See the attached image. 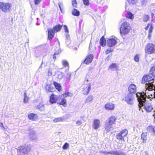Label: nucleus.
I'll use <instances>...</instances> for the list:
<instances>
[{"label": "nucleus", "mask_w": 155, "mask_h": 155, "mask_svg": "<svg viewBox=\"0 0 155 155\" xmlns=\"http://www.w3.org/2000/svg\"><path fill=\"white\" fill-rule=\"evenodd\" d=\"M155 78V66L151 68L150 73L147 75H144L142 78V83H146L145 87L150 90L154 89L155 88V82L152 81Z\"/></svg>", "instance_id": "f257e3e1"}, {"label": "nucleus", "mask_w": 155, "mask_h": 155, "mask_svg": "<svg viewBox=\"0 0 155 155\" xmlns=\"http://www.w3.org/2000/svg\"><path fill=\"white\" fill-rule=\"evenodd\" d=\"M116 118L115 116H112L106 120L105 124V130L107 132L110 131L112 127V125L114 124Z\"/></svg>", "instance_id": "f03ea898"}, {"label": "nucleus", "mask_w": 155, "mask_h": 155, "mask_svg": "<svg viewBox=\"0 0 155 155\" xmlns=\"http://www.w3.org/2000/svg\"><path fill=\"white\" fill-rule=\"evenodd\" d=\"M130 26L129 23L127 21L123 23L120 28V34L122 35L127 34L130 30Z\"/></svg>", "instance_id": "7ed1b4c3"}, {"label": "nucleus", "mask_w": 155, "mask_h": 155, "mask_svg": "<svg viewBox=\"0 0 155 155\" xmlns=\"http://www.w3.org/2000/svg\"><path fill=\"white\" fill-rule=\"evenodd\" d=\"M145 50L146 54L153 53L155 51V44L151 43H148L146 47Z\"/></svg>", "instance_id": "20e7f679"}, {"label": "nucleus", "mask_w": 155, "mask_h": 155, "mask_svg": "<svg viewBox=\"0 0 155 155\" xmlns=\"http://www.w3.org/2000/svg\"><path fill=\"white\" fill-rule=\"evenodd\" d=\"M11 6V4L8 2H0V9L5 13L10 11Z\"/></svg>", "instance_id": "39448f33"}, {"label": "nucleus", "mask_w": 155, "mask_h": 155, "mask_svg": "<svg viewBox=\"0 0 155 155\" xmlns=\"http://www.w3.org/2000/svg\"><path fill=\"white\" fill-rule=\"evenodd\" d=\"M134 99L132 94L128 93L126 94L124 98V101L128 104L132 105L134 103Z\"/></svg>", "instance_id": "423d86ee"}, {"label": "nucleus", "mask_w": 155, "mask_h": 155, "mask_svg": "<svg viewBox=\"0 0 155 155\" xmlns=\"http://www.w3.org/2000/svg\"><path fill=\"white\" fill-rule=\"evenodd\" d=\"M127 134L128 131L126 129L123 130L117 134V139L120 140H124V137L127 135Z\"/></svg>", "instance_id": "0eeeda50"}, {"label": "nucleus", "mask_w": 155, "mask_h": 155, "mask_svg": "<svg viewBox=\"0 0 155 155\" xmlns=\"http://www.w3.org/2000/svg\"><path fill=\"white\" fill-rule=\"evenodd\" d=\"M117 38L115 36H112L107 40V45L109 47H112L114 46L117 43Z\"/></svg>", "instance_id": "6e6552de"}, {"label": "nucleus", "mask_w": 155, "mask_h": 155, "mask_svg": "<svg viewBox=\"0 0 155 155\" xmlns=\"http://www.w3.org/2000/svg\"><path fill=\"white\" fill-rule=\"evenodd\" d=\"M30 150V147H24V146L18 148V151L19 153L21 155H23L25 154H27Z\"/></svg>", "instance_id": "1a4fd4ad"}, {"label": "nucleus", "mask_w": 155, "mask_h": 155, "mask_svg": "<svg viewBox=\"0 0 155 155\" xmlns=\"http://www.w3.org/2000/svg\"><path fill=\"white\" fill-rule=\"evenodd\" d=\"M103 153L105 154L106 155H107L108 154H112L114 155H126V154L120 151H113L111 150L109 152H103Z\"/></svg>", "instance_id": "9d476101"}, {"label": "nucleus", "mask_w": 155, "mask_h": 155, "mask_svg": "<svg viewBox=\"0 0 155 155\" xmlns=\"http://www.w3.org/2000/svg\"><path fill=\"white\" fill-rule=\"evenodd\" d=\"M128 91L131 94H135L136 92L137 88L136 85L133 84H130L128 88Z\"/></svg>", "instance_id": "9b49d317"}, {"label": "nucleus", "mask_w": 155, "mask_h": 155, "mask_svg": "<svg viewBox=\"0 0 155 155\" xmlns=\"http://www.w3.org/2000/svg\"><path fill=\"white\" fill-rule=\"evenodd\" d=\"M105 108L108 110H112L115 108L114 104L111 103H107L104 106Z\"/></svg>", "instance_id": "f8f14e48"}, {"label": "nucleus", "mask_w": 155, "mask_h": 155, "mask_svg": "<svg viewBox=\"0 0 155 155\" xmlns=\"http://www.w3.org/2000/svg\"><path fill=\"white\" fill-rule=\"evenodd\" d=\"M91 84L89 83L86 84V87L83 88V94L84 95H87L89 93L91 89Z\"/></svg>", "instance_id": "ddd939ff"}, {"label": "nucleus", "mask_w": 155, "mask_h": 155, "mask_svg": "<svg viewBox=\"0 0 155 155\" xmlns=\"http://www.w3.org/2000/svg\"><path fill=\"white\" fill-rule=\"evenodd\" d=\"M92 126L95 129L99 128L100 126V120L98 119H95L93 122Z\"/></svg>", "instance_id": "4468645a"}, {"label": "nucleus", "mask_w": 155, "mask_h": 155, "mask_svg": "<svg viewBox=\"0 0 155 155\" xmlns=\"http://www.w3.org/2000/svg\"><path fill=\"white\" fill-rule=\"evenodd\" d=\"M58 98V96L52 94L50 97V102L51 104L55 103L57 102Z\"/></svg>", "instance_id": "2eb2a0df"}, {"label": "nucleus", "mask_w": 155, "mask_h": 155, "mask_svg": "<svg viewBox=\"0 0 155 155\" xmlns=\"http://www.w3.org/2000/svg\"><path fill=\"white\" fill-rule=\"evenodd\" d=\"M48 38L49 40H51L54 37L55 32L54 30L51 28H49L48 29Z\"/></svg>", "instance_id": "dca6fc26"}, {"label": "nucleus", "mask_w": 155, "mask_h": 155, "mask_svg": "<svg viewBox=\"0 0 155 155\" xmlns=\"http://www.w3.org/2000/svg\"><path fill=\"white\" fill-rule=\"evenodd\" d=\"M29 136L31 140H35L38 139V137L36 135L35 131L34 130L31 131L29 134Z\"/></svg>", "instance_id": "f3484780"}, {"label": "nucleus", "mask_w": 155, "mask_h": 155, "mask_svg": "<svg viewBox=\"0 0 155 155\" xmlns=\"http://www.w3.org/2000/svg\"><path fill=\"white\" fill-rule=\"evenodd\" d=\"M93 58V56L91 54L88 55L87 58L85 59L84 63L86 64H89L92 61Z\"/></svg>", "instance_id": "a211bd4d"}, {"label": "nucleus", "mask_w": 155, "mask_h": 155, "mask_svg": "<svg viewBox=\"0 0 155 155\" xmlns=\"http://www.w3.org/2000/svg\"><path fill=\"white\" fill-rule=\"evenodd\" d=\"M28 117L31 120H36L38 118V116L36 114L31 113L28 114Z\"/></svg>", "instance_id": "6ab92c4d"}, {"label": "nucleus", "mask_w": 155, "mask_h": 155, "mask_svg": "<svg viewBox=\"0 0 155 155\" xmlns=\"http://www.w3.org/2000/svg\"><path fill=\"white\" fill-rule=\"evenodd\" d=\"M36 107V109L41 111H44L45 109V105L42 102L40 103Z\"/></svg>", "instance_id": "aec40b11"}, {"label": "nucleus", "mask_w": 155, "mask_h": 155, "mask_svg": "<svg viewBox=\"0 0 155 155\" xmlns=\"http://www.w3.org/2000/svg\"><path fill=\"white\" fill-rule=\"evenodd\" d=\"M108 69H111L113 71H116L118 69V67L116 63H112L109 66Z\"/></svg>", "instance_id": "412c9836"}, {"label": "nucleus", "mask_w": 155, "mask_h": 155, "mask_svg": "<svg viewBox=\"0 0 155 155\" xmlns=\"http://www.w3.org/2000/svg\"><path fill=\"white\" fill-rule=\"evenodd\" d=\"M148 28L149 29L148 32L149 33H152L153 29L152 23H149L145 28L146 30H148Z\"/></svg>", "instance_id": "4be33fe9"}, {"label": "nucleus", "mask_w": 155, "mask_h": 155, "mask_svg": "<svg viewBox=\"0 0 155 155\" xmlns=\"http://www.w3.org/2000/svg\"><path fill=\"white\" fill-rule=\"evenodd\" d=\"M65 43L66 44V46H68L71 43L70 35L69 34L67 33L65 35Z\"/></svg>", "instance_id": "5701e85b"}, {"label": "nucleus", "mask_w": 155, "mask_h": 155, "mask_svg": "<svg viewBox=\"0 0 155 155\" xmlns=\"http://www.w3.org/2000/svg\"><path fill=\"white\" fill-rule=\"evenodd\" d=\"M62 27V26L58 24L57 25L55 26L52 29L54 30V31L55 32H58L59 31Z\"/></svg>", "instance_id": "b1692460"}, {"label": "nucleus", "mask_w": 155, "mask_h": 155, "mask_svg": "<svg viewBox=\"0 0 155 155\" xmlns=\"http://www.w3.org/2000/svg\"><path fill=\"white\" fill-rule=\"evenodd\" d=\"M45 89L47 92H51L53 90V88L50 84H47L45 87Z\"/></svg>", "instance_id": "393cba45"}, {"label": "nucleus", "mask_w": 155, "mask_h": 155, "mask_svg": "<svg viewBox=\"0 0 155 155\" xmlns=\"http://www.w3.org/2000/svg\"><path fill=\"white\" fill-rule=\"evenodd\" d=\"M54 51V54L53 56V58L55 60L56 58L55 55L59 54L61 52V51L60 50L59 48L58 47L55 49Z\"/></svg>", "instance_id": "a878e982"}, {"label": "nucleus", "mask_w": 155, "mask_h": 155, "mask_svg": "<svg viewBox=\"0 0 155 155\" xmlns=\"http://www.w3.org/2000/svg\"><path fill=\"white\" fill-rule=\"evenodd\" d=\"M65 120L64 117L63 116L62 117H59L55 118L54 120L53 121L55 123L62 122Z\"/></svg>", "instance_id": "bb28decb"}, {"label": "nucleus", "mask_w": 155, "mask_h": 155, "mask_svg": "<svg viewBox=\"0 0 155 155\" xmlns=\"http://www.w3.org/2000/svg\"><path fill=\"white\" fill-rule=\"evenodd\" d=\"M141 139L142 140L143 143H145L147 140V133H142L141 135Z\"/></svg>", "instance_id": "cd10ccee"}, {"label": "nucleus", "mask_w": 155, "mask_h": 155, "mask_svg": "<svg viewBox=\"0 0 155 155\" xmlns=\"http://www.w3.org/2000/svg\"><path fill=\"white\" fill-rule=\"evenodd\" d=\"M72 14L75 16H78L80 15V12L77 9L74 8L73 9L72 12Z\"/></svg>", "instance_id": "c85d7f7f"}, {"label": "nucleus", "mask_w": 155, "mask_h": 155, "mask_svg": "<svg viewBox=\"0 0 155 155\" xmlns=\"http://www.w3.org/2000/svg\"><path fill=\"white\" fill-rule=\"evenodd\" d=\"M54 84L56 89L58 91H60L61 90V86L59 84L56 82H54Z\"/></svg>", "instance_id": "c756f323"}, {"label": "nucleus", "mask_w": 155, "mask_h": 155, "mask_svg": "<svg viewBox=\"0 0 155 155\" xmlns=\"http://www.w3.org/2000/svg\"><path fill=\"white\" fill-rule=\"evenodd\" d=\"M100 45L102 46H104L106 45V40L105 39L102 37L100 39Z\"/></svg>", "instance_id": "7c9ffc66"}, {"label": "nucleus", "mask_w": 155, "mask_h": 155, "mask_svg": "<svg viewBox=\"0 0 155 155\" xmlns=\"http://www.w3.org/2000/svg\"><path fill=\"white\" fill-rule=\"evenodd\" d=\"M126 17L127 18H129L131 19H133L134 18V15L130 12H128L126 15Z\"/></svg>", "instance_id": "2f4dec72"}, {"label": "nucleus", "mask_w": 155, "mask_h": 155, "mask_svg": "<svg viewBox=\"0 0 155 155\" xmlns=\"http://www.w3.org/2000/svg\"><path fill=\"white\" fill-rule=\"evenodd\" d=\"M93 99V96L92 95H89L87 97L85 100L86 103H88L91 102Z\"/></svg>", "instance_id": "473e14b6"}, {"label": "nucleus", "mask_w": 155, "mask_h": 155, "mask_svg": "<svg viewBox=\"0 0 155 155\" xmlns=\"http://www.w3.org/2000/svg\"><path fill=\"white\" fill-rule=\"evenodd\" d=\"M59 104L60 105H62L64 107H66L67 105L66 99L63 98L61 99Z\"/></svg>", "instance_id": "72a5a7b5"}, {"label": "nucleus", "mask_w": 155, "mask_h": 155, "mask_svg": "<svg viewBox=\"0 0 155 155\" xmlns=\"http://www.w3.org/2000/svg\"><path fill=\"white\" fill-rule=\"evenodd\" d=\"M62 63L64 67H68V68H69V64L67 61L66 60H63L62 61Z\"/></svg>", "instance_id": "f704fd0d"}, {"label": "nucleus", "mask_w": 155, "mask_h": 155, "mask_svg": "<svg viewBox=\"0 0 155 155\" xmlns=\"http://www.w3.org/2000/svg\"><path fill=\"white\" fill-rule=\"evenodd\" d=\"M28 97H27V94L26 92L24 93V99L23 102L25 103H26L28 102Z\"/></svg>", "instance_id": "c9c22d12"}, {"label": "nucleus", "mask_w": 155, "mask_h": 155, "mask_svg": "<svg viewBox=\"0 0 155 155\" xmlns=\"http://www.w3.org/2000/svg\"><path fill=\"white\" fill-rule=\"evenodd\" d=\"M154 126H150L147 127V130L149 132H152L154 129Z\"/></svg>", "instance_id": "e433bc0d"}, {"label": "nucleus", "mask_w": 155, "mask_h": 155, "mask_svg": "<svg viewBox=\"0 0 155 155\" xmlns=\"http://www.w3.org/2000/svg\"><path fill=\"white\" fill-rule=\"evenodd\" d=\"M138 0H127L128 2L130 4H136Z\"/></svg>", "instance_id": "4c0bfd02"}, {"label": "nucleus", "mask_w": 155, "mask_h": 155, "mask_svg": "<svg viewBox=\"0 0 155 155\" xmlns=\"http://www.w3.org/2000/svg\"><path fill=\"white\" fill-rule=\"evenodd\" d=\"M149 17L147 15H145L143 16V21L145 22H147L149 19Z\"/></svg>", "instance_id": "58836bf2"}, {"label": "nucleus", "mask_w": 155, "mask_h": 155, "mask_svg": "<svg viewBox=\"0 0 155 155\" xmlns=\"http://www.w3.org/2000/svg\"><path fill=\"white\" fill-rule=\"evenodd\" d=\"M58 6L59 7V8L61 10V12H63V5L62 2H60L58 3Z\"/></svg>", "instance_id": "ea45409f"}, {"label": "nucleus", "mask_w": 155, "mask_h": 155, "mask_svg": "<svg viewBox=\"0 0 155 155\" xmlns=\"http://www.w3.org/2000/svg\"><path fill=\"white\" fill-rule=\"evenodd\" d=\"M69 144L68 143H66L63 146L62 148L64 150H66L69 147Z\"/></svg>", "instance_id": "a19ab883"}, {"label": "nucleus", "mask_w": 155, "mask_h": 155, "mask_svg": "<svg viewBox=\"0 0 155 155\" xmlns=\"http://www.w3.org/2000/svg\"><path fill=\"white\" fill-rule=\"evenodd\" d=\"M72 5L75 7H76L77 6V3L76 0H72Z\"/></svg>", "instance_id": "79ce46f5"}, {"label": "nucleus", "mask_w": 155, "mask_h": 155, "mask_svg": "<svg viewBox=\"0 0 155 155\" xmlns=\"http://www.w3.org/2000/svg\"><path fill=\"white\" fill-rule=\"evenodd\" d=\"M84 4L85 5L87 6L89 5V0H83Z\"/></svg>", "instance_id": "37998d69"}, {"label": "nucleus", "mask_w": 155, "mask_h": 155, "mask_svg": "<svg viewBox=\"0 0 155 155\" xmlns=\"http://www.w3.org/2000/svg\"><path fill=\"white\" fill-rule=\"evenodd\" d=\"M134 59L135 61L137 62H138L139 61V58L138 54H137L136 55V56L134 57Z\"/></svg>", "instance_id": "c03bdc74"}, {"label": "nucleus", "mask_w": 155, "mask_h": 155, "mask_svg": "<svg viewBox=\"0 0 155 155\" xmlns=\"http://www.w3.org/2000/svg\"><path fill=\"white\" fill-rule=\"evenodd\" d=\"M113 50V49L111 48H109L107 49L105 53L106 54H108L110 52H112Z\"/></svg>", "instance_id": "a18cd8bd"}, {"label": "nucleus", "mask_w": 155, "mask_h": 155, "mask_svg": "<svg viewBox=\"0 0 155 155\" xmlns=\"http://www.w3.org/2000/svg\"><path fill=\"white\" fill-rule=\"evenodd\" d=\"M64 31L65 32L67 33L68 34L69 31L68 28L67 26L66 25H64Z\"/></svg>", "instance_id": "49530a36"}, {"label": "nucleus", "mask_w": 155, "mask_h": 155, "mask_svg": "<svg viewBox=\"0 0 155 155\" xmlns=\"http://www.w3.org/2000/svg\"><path fill=\"white\" fill-rule=\"evenodd\" d=\"M41 0H35L34 3L35 5H38L41 1Z\"/></svg>", "instance_id": "de8ad7c7"}, {"label": "nucleus", "mask_w": 155, "mask_h": 155, "mask_svg": "<svg viewBox=\"0 0 155 155\" xmlns=\"http://www.w3.org/2000/svg\"><path fill=\"white\" fill-rule=\"evenodd\" d=\"M69 94L70 93L69 92H65L63 94V95L64 97H66L67 96H70Z\"/></svg>", "instance_id": "09e8293b"}, {"label": "nucleus", "mask_w": 155, "mask_h": 155, "mask_svg": "<svg viewBox=\"0 0 155 155\" xmlns=\"http://www.w3.org/2000/svg\"><path fill=\"white\" fill-rule=\"evenodd\" d=\"M82 123L81 121L80 120H78L76 123L77 125L79 126L81 125Z\"/></svg>", "instance_id": "8fccbe9b"}, {"label": "nucleus", "mask_w": 155, "mask_h": 155, "mask_svg": "<svg viewBox=\"0 0 155 155\" xmlns=\"http://www.w3.org/2000/svg\"><path fill=\"white\" fill-rule=\"evenodd\" d=\"M52 75V71L50 69H49L48 71V75L50 76Z\"/></svg>", "instance_id": "3c124183"}, {"label": "nucleus", "mask_w": 155, "mask_h": 155, "mask_svg": "<svg viewBox=\"0 0 155 155\" xmlns=\"http://www.w3.org/2000/svg\"><path fill=\"white\" fill-rule=\"evenodd\" d=\"M71 76V74L70 73H68L67 74V77L69 78V79Z\"/></svg>", "instance_id": "603ef678"}, {"label": "nucleus", "mask_w": 155, "mask_h": 155, "mask_svg": "<svg viewBox=\"0 0 155 155\" xmlns=\"http://www.w3.org/2000/svg\"><path fill=\"white\" fill-rule=\"evenodd\" d=\"M152 33H149L148 32V38L149 39H150V38L151 36Z\"/></svg>", "instance_id": "864d4df0"}, {"label": "nucleus", "mask_w": 155, "mask_h": 155, "mask_svg": "<svg viewBox=\"0 0 155 155\" xmlns=\"http://www.w3.org/2000/svg\"><path fill=\"white\" fill-rule=\"evenodd\" d=\"M146 1V0H143L141 2V4L142 5H143L145 3Z\"/></svg>", "instance_id": "5fc2aeb1"}, {"label": "nucleus", "mask_w": 155, "mask_h": 155, "mask_svg": "<svg viewBox=\"0 0 155 155\" xmlns=\"http://www.w3.org/2000/svg\"><path fill=\"white\" fill-rule=\"evenodd\" d=\"M154 14L153 13H151V17H152V19H151V21H153V17L154 16Z\"/></svg>", "instance_id": "6e6d98bb"}, {"label": "nucleus", "mask_w": 155, "mask_h": 155, "mask_svg": "<svg viewBox=\"0 0 155 155\" xmlns=\"http://www.w3.org/2000/svg\"><path fill=\"white\" fill-rule=\"evenodd\" d=\"M155 135V127L154 126V129H153V131H152V132Z\"/></svg>", "instance_id": "4d7b16f0"}, {"label": "nucleus", "mask_w": 155, "mask_h": 155, "mask_svg": "<svg viewBox=\"0 0 155 155\" xmlns=\"http://www.w3.org/2000/svg\"><path fill=\"white\" fill-rule=\"evenodd\" d=\"M153 116L154 118V121L155 122V110H154V114H153Z\"/></svg>", "instance_id": "13d9d810"}, {"label": "nucleus", "mask_w": 155, "mask_h": 155, "mask_svg": "<svg viewBox=\"0 0 155 155\" xmlns=\"http://www.w3.org/2000/svg\"><path fill=\"white\" fill-rule=\"evenodd\" d=\"M0 127H3L4 128V126L3 125V124L2 123L0 124Z\"/></svg>", "instance_id": "bf43d9fd"}, {"label": "nucleus", "mask_w": 155, "mask_h": 155, "mask_svg": "<svg viewBox=\"0 0 155 155\" xmlns=\"http://www.w3.org/2000/svg\"><path fill=\"white\" fill-rule=\"evenodd\" d=\"M102 1V0H97V3H100Z\"/></svg>", "instance_id": "052dcab7"}, {"label": "nucleus", "mask_w": 155, "mask_h": 155, "mask_svg": "<svg viewBox=\"0 0 155 155\" xmlns=\"http://www.w3.org/2000/svg\"><path fill=\"white\" fill-rule=\"evenodd\" d=\"M42 64H43V62L42 61L41 65L39 67V68H41V67Z\"/></svg>", "instance_id": "680f3d73"}, {"label": "nucleus", "mask_w": 155, "mask_h": 155, "mask_svg": "<svg viewBox=\"0 0 155 155\" xmlns=\"http://www.w3.org/2000/svg\"><path fill=\"white\" fill-rule=\"evenodd\" d=\"M112 56V54H110V55H109L108 56V57H111Z\"/></svg>", "instance_id": "e2e57ef3"}, {"label": "nucleus", "mask_w": 155, "mask_h": 155, "mask_svg": "<svg viewBox=\"0 0 155 155\" xmlns=\"http://www.w3.org/2000/svg\"><path fill=\"white\" fill-rule=\"evenodd\" d=\"M36 25H39V24L38 23V22H37L36 23Z\"/></svg>", "instance_id": "0e129e2a"}, {"label": "nucleus", "mask_w": 155, "mask_h": 155, "mask_svg": "<svg viewBox=\"0 0 155 155\" xmlns=\"http://www.w3.org/2000/svg\"><path fill=\"white\" fill-rule=\"evenodd\" d=\"M126 5H125V8H126V7H127V3H126Z\"/></svg>", "instance_id": "69168bd1"}]
</instances>
